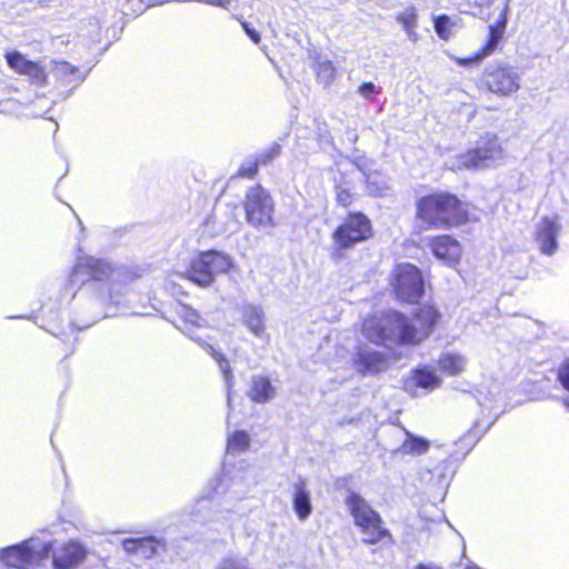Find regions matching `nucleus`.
<instances>
[{"label":"nucleus","mask_w":569,"mask_h":569,"mask_svg":"<svg viewBox=\"0 0 569 569\" xmlns=\"http://www.w3.org/2000/svg\"><path fill=\"white\" fill-rule=\"evenodd\" d=\"M505 150L496 133L482 134L476 147L467 149L458 156V164L462 169L478 170L492 166L503 159Z\"/></svg>","instance_id":"1a4fd4ad"},{"label":"nucleus","mask_w":569,"mask_h":569,"mask_svg":"<svg viewBox=\"0 0 569 569\" xmlns=\"http://www.w3.org/2000/svg\"><path fill=\"white\" fill-rule=\"evenodd\" d=\"M406 439L402 441L397 452L403 456H421L429 451L431 443L428 439L416 436L408 430H405Z\"/></svg>","instance_id":"b1692460"},{"label":"nucleus","mask_w":569,"mask_h":569,"mask_svg":"<svg viewBox=\"0 0 569 569\" xmlns=\"http://www.w3.org/2000/svg\"><path fill=\"white\" fill-rule=\"evenodd\" d=\"M313 71L317 81L326 87L330 86L337 78V69L330 60L317 61Z\"/></svg>","instance_id":"bb28decb"},{"label":"nucleus","mask_w":569,"mask_h":569,"mask_svg":"<svg viewBox=\"0 0 569 569\" xmlns=\"http://www.w3.org/2000/svg\"><path fill=\"white\" fill-rule=\"evenodd\" d=\"M259 166H258V162L254 160V158L252 160H250L249 162L247 163H243L241 164L236 173L232 176V178H242V179H249V180H252L254 179L257 176H258V172H259Z\"/></svg>","instance_id":"2f4dec72"},{"label":"nucleus","mask_w":569,"mask_h":569,"mask_svg":"<svg viewBox=\"0 0 569 569\" xmlns=\"http://www.w3.org/2000/svg\"><path fill=\"white\" fill-rule=\"evenodd\" d=\"M439 368L449 376H458L465 369V359L457 353H443L438 360Z\"/></svg>","instance_id":"a878e982"},{"label":"nucleus","mask_w":569,"mask_h":569,"mask_svg":"<svg viewBox=\"0 0 569 569\" xmlns=\"http://www.w3.org/2000/svg\"><path fill=\"white\" fill-rule=\"evenodd\" d=\"M281 146L278 142H273L269 148L261 151L254 157V160L258 162V166H268L281 153Z\"/></svg>","instance_id":"7c9ffc66"},{"label":"nucleus","mask_w":569,"mask_h":569,"mask_svg":"<svg viewBox=\"0 0 569 569\" xmlns=\"http://www.w3.org/2000/svg\"><path fill=\"white\" fill-rule=\"evenodd\" d=\"M352 365L361 375H377L387 368V357L379 351L358 348Z\"/></svg>","instance_id":"2eb2a0df"},{"label":"nucleus","mask_w":569,"mask_h":569,"mask_svg":"<svg viewBox=\"0 0 569 569\" xmlns=\"http://www.w3.org/2000/svg\"><path fill=\"white\" fill-rule=\"evenodd\" d=\"M476 86L482 92L498 98H508L519 91L521 77L513 66L496 61L482 69Z\"/></svg>","instance_id":"0eeeda50"},{"label":"nucleus","mask_w":569,"mask_h":569,"mask_svg":"<svg viewBox=\"0 0 569 569\" xmlns=\"http://www.w3.org/2000/svg\"><path fill=\"white\" fill-rule=\"evenodd\" d=\"M51 542L36 543L26 539L0 550V565L3 569H31L42 567L49 559Z\"/></svg>","instance_id":"6e6552de"},{"label":"nucleus","mask_w":569,"mask_h":569,"mask_svg":"<svg viewBox=\"0 0 569 569\" xmlns=\"http://www.w3.org/2000/svg\"><path fill=\"white\" fill-rule=\"evenodd\" d=\"M487 57L481 52V50L478 49L476 52H473L469 57H456V58H453V61L457 66L469 68V67L478 66Z\"/></svg>","instance_id":"473e14b6"},{"label":"nucleus","mask_w":569,"mask_h":569,"mask_svg":"<svg viewBox=\"0 0 569 569\" xmlns=\"http://www.w3.org/2000/svg\"><path fill=\"white\" fill-rule=\"evenodd\" d=\"M388 284L393 298L406 305H418L426 293L422 271L410 262L395 264Z\"/></svg>","instance_id":"423d86ee"},{"label":"nucleus","mask_w":569,"mask_h":569,"mask_svg":"<svg viewBox=\"0 0 569 569\" xmlns=\"http://www.w3.org/2000/svg\"><path fill=\"white\" fill-rule=\"evenodd\" d=\"M428 248L432 256L446 266L455 267L460 262L462 247L451 234L441 233L429 238Z\"/></svg>","instance_id":"f8f14e48"},{"label":"nucleus","mask_w":569,"mask_h":569,"mask_svg":"<svg viewBox=\"0 0 569 569\" xmlns=\"http://www.w3.org/2000/svg\"><path fill=\"white\" fill-rule=\"evenodd\" d=\"M443 322L439 307L431 301L418 305L410 317L388 310L381 317L368 316L361 322L362 335L377 346L413 347L427 340Z\"/></svg>","instance_id":"f257e3e1"},{"label":"nucleus","mask_w":569,"mask_h":569,"mask_svg":"<svg viewBox=\"0 0 569 569\" xmlns=\"http://www.w3.org/2000/svg\"><path fill=\"white\" fill-rule=\"evenodd\" d=\"M241 27H242L243 31L246 32V34L254 43H259L261 41L260 33L254 28H252L251 24L248 21L242 20L241 21Z\"/></svg>","instance_id":"c9c22d12"},{"label":"nucleus","mask_w":569,"mask_h":569,"mask_svg":"<svg viewBox=\"0 0 569 569\" xmlns=\"http://www.w3.org/2000/svg\"><path fill=\"white\" fill-rule=\"evenodd\" d=\"M292 506L300 520L307 519L312 511L310 493L307 489L306 481L302 479L295 483Z\"/></svg>","instance_id":"5701e85b"},{"label":"nucleus","mask_w":569,"mask_h":569,"mask_svg":"<svg viewBox=\"0 0 569 569\" xmlns=\"http://www.w3.org/2000/svg\"><path fill=\"white\" fill-rule=\"evenodd\" d=\"M507 26V9L505 8L498 19L489 26L485 43L479 48L481 52L489 57L493 54L501 44Z\"/></svg>","instance_id":"f3484780"},{"label":"nucleus","mask_w":569,"mask_h":569,"mask_svg":"<svg viewBox=\"0 0 569 569\" xmlns=\"http://www.w3.org/2000/svg\"><path fill=\"white\" fill-rule=\"evenodd\" d=\"M413 385L422 389H435L440 387L441 379L432 370L427 368H417L411 373Z\"/></svg>","instance_id":"393cba45"},{"label":"nucleus","mask_w":569,"mask_h":569,"mask_svg":"<svg viewBox=\"0 0 569 569\" xmlns=\"http://www.w3.org/2000/svg\"><path fill=\"white\" fill-rule=\"evenodd\" d=\"M335 201L336 204L345 210L349 209L357 201L358 194L352 191L351 182L348 179V173H340L339 178L335 179Z\"/></svg>","instance_id":"412c9836"},{"label":"nucleus","mask_w":569,"mask_h":569,"mask_svg":"<svg viewBox=\"0 0 569 569\" xmlns=\"http://www.w3.org/2000/svg\"><path fill=\"white\" fill-rule=\"evenodd\" d=\"M4 58L8 67L16 74L24 77L31 86L42 88L48 84L49 72L40 60H31L18 50L7 51Z\"/></svg>","instance_id":"9b49d317"},{"label":"nucleus","mask_w":569,"mask_h":569,"mask_svg":"<svg viewBox=\"0 0 569 569\" xmlns=\"http://www.w3.org/2000/svg\"><path fill=\"white\" fill-rule=\"evenodd\" d=\"M417 11L415 7L407 8L403 12L396 16V20L400 22L406 32L411 36L417 27Z\"/></svg>","instance_id":"c756f323"},{"label":"nucleus","mask_w":569,"mask_h":569,"mask_svg":"<svg viewBox=\"0 0 569 569\" xmlns=\"http://www.w3.org/2000/svg\"><path fill=\"white\" fill-rule=\"evenodd\" d=\"M243 210L246 221L256 229L274 226V202L270 192L261 184L250 187L244 196Z\"/></svg>","instance_id":"9d476101"},{"label":"nucleus","mask_w":569,"mask_h":569,"mask_svg":"<svg viewBox=\"0 0 569 569\" xmlns=\"http://www.w3.org/2000/svg\"><path fill=\"white\" fill-rule=\"evenodd\" d=\"M491 2L492 0H472V3L479 8L488 7Z\"/></svg>","instance_id":"4c0bfd02"},{"label":"nucleus","mask_w":569,"mask_h":569,"mask_svg":"<svg viewBox=\"0 0 569 569\" xmlns=\"http://www.w3.org/2000/svg\"><path fill=\"white\" fill-rule=\"evenodd\" d=\"M558 223L548 217L541 219L537 229V240L540 243L541 251L546 254H552L557 250Z\"/></svg>","instance_id":"6ab92c4d"},{"label":"nucleus","mask_w":569,"mask_h":569,"mask_svg":"<svg viewBox=\"0 0 569 569\" xmlns=\"http://www.w3.org/2000/svg\"><path fill=\"white\" fill-rule=\"evenodd\" d=\"M250 446V437L244 430H237L228 438V450L232 452H243Z\"/></svg>","instance_id":"cd10ccee"},{"label":"nucleus","mask_w":569,"mask_h":569,"mask_svg":"<svg viewBox=\"0 0 569 569\" xmlns=\"http://www.w3.org/2000/svg\"><path fill=\"white\" fill-rule=\"evenodd\" d=\"M56 71L61 77H68L78 73L79 69L67 61H59L56 63Z\"/></svg>","instance_id":"f704fd0d"},{"label":"nucleus","mask_w":569,"mask_h":569,"mask_svg":"<svg viewBox=\"0 0 569 569\" xmlns=\"http://www.w3.org/2000/svg\"><path fill=\"white\" fill-rule=\"evenodd\" d=\"M247 395L252 402L266 403L274 397V388L268 377L256 376Z\"/></svg>","instance_id":"4be33fe9"},{"label":"nucleus","mask_w":569,"mask_h":569,"mask_svg":"<svg viewBox=\"0 0 569 569\" xmlns=\"http://www.w3.org/2000/svg\"><path fill=\"white\" fill-rule=\"evenodd\" d=\"M358 90L365 98H369L373 92L377 91L372 82L361 83Z\"/></svg>","instance_id":"e433bc0d"},{"label":"nucleus","mask_w":569,"mask_h":569,"mask_svg":"<svg viewBox=\"0 0 569 569\" xmlns=\"http://www.w3.org/2000/svg\"><path fill=\"white\" fill-rule=\"evenodd\" d=\"M557 380L569 392V358L565 359L556 371Z\"/></svg>","instance_id":"72a5a7b5"},{"label":"nucleus","mask_w":569,"mask_h":569,"mask_svg":"<svg viewBox=\"0 0 569 569\" xmlns=\"http://www.w3.org/2000/svg\"><path fill=\"white\" fill-rule=\"evenodd\" d=\"M375 234L371 219L362 211L347 212L342 221L331 232L333 260L342 259L347 251L367 242Z\"/></svg>","instance_id":"20e7f679"},{"label":"nucleus","mask_w":569,"mask_h":569,"mask_svg":"<svg viewBox=\"0 0 569 569\" xmlns=\"http://www.w3.org/2000/svg\"><path fill=\"white\" fill-rule=\"evenodd\" d=\"M465 569H480V568L476 565H471V566H467Z\"/></svg>","instance_id":"ea45409f"},{"label":"nucleus","mask_w":569,"mask_h":569,"mask_svg":"<svg viewBox=\"0 0 569 569\" xmlns=\"http://www.w3.org/2000/svg\"><path fill=\"white\" fill-rule=\"evenodd\" d=\"M169 319L179 330L188 336L193 335L204 325L200 313L191 306L182 302H177L170 308Z\"/></svg>","instance_id":"4468645a"},{"label":"nucleus","mask_w":569,"mask_h":569,"mask_svg":"<svg viewBox=\"0 0 569 569\" xmlns=\"http://www.w3.org/2000/svg\"><path fill=\"white\" fill-rule=\"evenodd\" d=\"M232 267L233 262L228 253L213 249L204 250L191 258L183 277L201 288H208L217 276L229 272Z\"/></svg>","instance_id":"39448f33"},{"label":"nucleus","mask_w":569,"mask_h":569,"mask_svg":"<svg viewBox=\"0 0 569 569\" xmlns=\"http://www.w3.org/2000/svg\"><path fill=\"white\" fill-rule=\"evenodd\" d=\"M415 219L429 230H450L473 220L469 203L446 190H435L418 197Z\"/></svg>","instance_id":"f03ea898"},{"label":"nucleus","mask_w":569,"mask_h":569,"mask_svg":"<svg viewBox=\"0 0 569 569\" xmlns=\"http://www.w3.org/2000/svg\"><path fill=\"white\" fill-rule=\"evenodd\" d=\"M562 405L567 409V411H569V398L562 399Z\"/></svg>","instance_id":"58836bf2"},{"label":"nucleus","mask_w":569,"mask_h":569,"mask_svg":"<svg viewBox=\"0 0 569 569\" xmlns=\"http://www.w3.org/2000/svg\"><path fill=\"white\" fill-rule=\"evenodd\" d=\"M86 548L76 540H69L58 548L51 543L50 557L54 569H76L87 558Z\"/></svg>","instance_id":"ddd939ff"},{"label":"nucleus","mask_w":569,"mask_h":569,"mask_svg":"<svg viewBox=\"0 0 569 569\" xmlns=\"http://www.w3.org/2000/svg\"><path fill=\"white\" fill-rule=\"evenodd\" d=\"M242 323L257 337L266 333V317L262 308L256 305H244L241 308Z\"/></svg>","instance_id":"aec40b11"},{"label":"nucleus","mask_w":569,"mask_h":569,"mask_svg":"<svg viewBox=\"0 0 569 569\" xmlns=\"http://www.w3.org/2000/svg\"><path fill=\"white\" fill-rule=\"evenodd\" d=\"M348 511L355 526L363 536L362 542L368 546H392L395 538L386 527L381 515L359 493L350 492L346 498Z\"/></svg>","instance_id":"7ed1b4c3"},{"label":"nucleus","mask_w":569,"mask_h":569,"mask_svg":"<svg viewBox=\"0 0 569 569\" xmlns=\"http://www.w3.org/2000/svg\"><path fill=\"white\" fill-rule=\"evenodd\" d=\"M453 26L448 14H439L433 19L435 31L441 40L447 41L450 39Z\"/></svg>","instance_id":"c85d7f7f"},{"label":"nucleus","mask_w":569,"mask_h":569,"mask_svg":"<svg viewBox=\"0 0 569 569\" xmlns=\"http://www.w3.org/2000/svg\"><path fill=\"white\" fill-rule=\"evenodd\" d=\"M122 547L128 555H134L141 559H150L156 555L159 541L152 536L128 538L122 541Z\"/></svg>","instance_id":"a211bd4d"},{"label":"nucleus","mask_w":569,"mask_h":569,"mask_svg":"<svg viewBox=\"0 0 569 569\" xmlns=\"http://www.w3.org/2000/svg\"><path fill=\"white\" fill-rule=\"evenodd\" d=\"M112 273V267L99 259L88 258L78 263L72 272V277L83 276L88 281H103L109 279Z\"/></svg>","instance_id":"dca6fc26"}]
</instances>
